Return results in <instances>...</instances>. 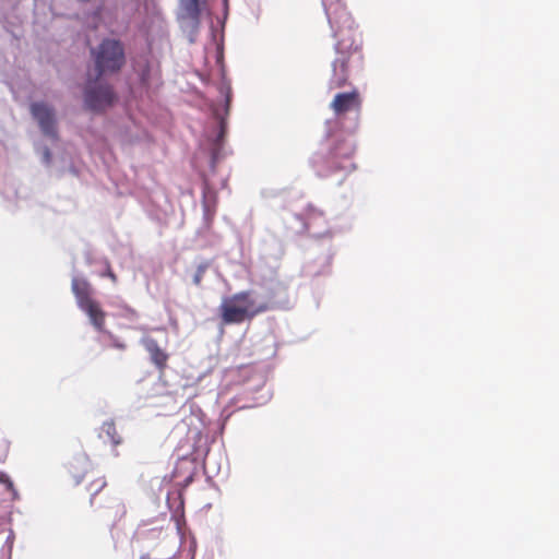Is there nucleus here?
Returning <instances> with one entry per match:
<instances>
[{
	"label": "nucleus",
	"mask_w": 559,
	"mask_h": 559,
	"mask_svg": "<svg viewBox=\"0 0 559 559\" xmlns=\"http://www.w3.org/2000/svg\"><path fill=\"white\" fill-rule=\"evenodd\" d=\"M94 60L96 78L88 80L84 93V102L87 109L99 112L110 107L115 102L112 87L98 82L103 75L119 72L126 63L123 44L119 39L105 38L91 50Z\"/></svg>",
	"instance_id": "nucleus-1"
},
{
	"label": "nucleus",
	"mask_w": 559,
	"mask_h": 559,
	"mask_svg": "<svg viewBox=\"0 0 559 559\" xmlns=\"http://www.w3.org/2000/svg\"><path fill=\"white\" fill-rule=\"evenodd\" d=\"M270 309L267 304L257 305L250 290H241L223 298L218 311L223 324H240Z\"/></svg>",
	"instance_id": "nucleus-2"
},
{
	"label": "nucleus",
	"mask_w": 559,
	"mask_h": 559,
	"mask_svg": "<svg viewBox=\"0 0 559 559\" xmlns=\"http://www.w3.org/2000/svg\"><path fill=\"white\" fill-rule=\"evenodd\" d=\"M355 147L350 140H337L326 155L317 153L312 158V165L321 177L329 176L338 170L350 171L355 168L352 162Z\"/></svg>",
	"instance_id": "nucleus-3"
},
{
	"label": "nucleus",
	"mask_w": 559,
	"mask_h": 559,
	"mask_svg": "<svg viewBox=\"0 0 559 559\" xmlns=\"http://www.w3.org/2000/svg\"><path fill=\"white\" fill-rule=\"evenodd\" d=\"M71 290L75 297L78 307L88 317L91 324L98 331L104 332L106 326V312L94 295L91 283L82 277H73Z\"/></svg>",
	"instance_id": "nucleus-4"
},
{
	"label": "nucleus",
	"mask_w": 559,
	"mask_h": 559,
	"mask_svg": "<svg viewBox=\"0 0 559 559\" xmlns=\"http://www.w3.org/2000/svg\"><path fill=\"white\" fill-rule=\"evenodd\" d=\"M336 58L333 62L343 64V68L350 70L352 68H360L362 64V53L358 45H356L350 34H341L337 40Z\"/></svg>",
	"instance_id": "nucleus-5"
},
{
	"label": "nucleus",
	"mask_w": 559,
	"mask_h": 559,
	"mask_svg": "<svg viewBox=\"0 0 559 559\" xmlns=\"http://www.w3.org/2000/svg\"><path fill=\"white\" fill-rule=\"evenodd\" d=\"M31 112L38 121L43 133L52 139H57L53 109L45 103H33L31 106Z\"/></svg>",
	"instance_id": "nucleus-6"
},
{
	"label": "nucleus",
	"mask_w": 559,
	"mask_h": 559,
	"mask_svg": "<svg viewBox=\"0 0 559 559\" xmlns=\"http://www.w3.org/2000/svg\"><path fill=\"white\" fill-rule=\"evenodd\" d=\"M331 108L335 115H344L350 110H360L361 98L359 92L354 88L348 93H338L331 103Z\"/></svg>",
	"instance_id": "nucleus-7"
},
{
	"label": "nucleus",
	"mask_w": 559,
	"mask_h": 559,
	"mask_svg": "<svg viewBox=\"0 0 559 559\" xmlns=\"http://www.w3.org/2000/svg\"><path fill=\"white\" fill-rule=\"evenodd\" d=\"M326 16L331 24L348 20V12L343 0H322Z\"/></svg>",
	"instance_id": "nucleus-8"
},
{
	"label": "nucleus",
	"mask_w": 559,
	"mask_h": 559,
	"mask_svg": "<svg viewBox=\"0 0 559 559\" xmlns=\"http://www.w3.org/2000/svg\"><path fill=\"white\" fill-rule=\"evenodd\" d=\"M144 347L148 352L153 364L159 370H164L168 361V354L159 347L157 341L154 338H146L144 340Z\"/></svg>",
	"instance_id": "nucleus-9"
},
{
	"label": "nucleus",
	"mask_w": 559,
	"mask_h": 559,
	"mask_svg": "<svg viewBox=\"0 0 559 559\" xmlns=\"http://www.w3.org/2000/svg\"><path fill=\"white\" fill-rule=\"evenodd\" d=\"M180 8L182 20L189 21L195 26L200 23V0H180Z\"/></svg>",
	"instance_id": "nucleus-10"
},
{
	"label": "nucleus",
	"mask_w": 559,
	"mask_h": 559,
	"mask_svg": "<svg viewBox=\"0 0 559 559\" xmlns=\"http://www.w3.org/2000/svg\"><path fill=\"white\" fill-rule=\"evenodd\" d=\"M349 70L347 68H343V64L332 63V75L330 79V88H342L348 83Z\"/></svg>",
	"instance_id": "nucleus-11"
},
{
	"label": "nucleus",
	"mask_w": 559,
	"mask_h": 559,
	"mask_svg": "<svg viewBox=\"0 0 559 559\" xmlns=\"http://www.w3.org/2000/svg\"><path fill=\"white\" fill-rule=\"evenodd\" d=\"M102 432L105 433L114 445H119L122 442L121 436L116 429V425L112 420L105 421L102 426Z\"/></svg>",
	"instance_id": "nucleus-12"
},
{
	"label": "nucleus",
	"mask_w": 559,
	"mask_h": 559,
	"mask_svg": "<svg viewBox=\"0 0 559 559\" xmlns=\"http://www.w3.org/2000/svg\"><path fill=\"white\" fill-rule=\"evenodd\" d=\"M216 206V193L206 189L203 193V207L206 213L214 214Z\"/></svg>",
	"instance_id": "nucleus-13"
},
{
	"label": "nucleus",
	"mask_w": 559,
	"mask_h": 559,
	"mask_svg": "<svg viewBox=\"0 0 559 559\" xmlns=\"http://www.w3.org/2000/svg\"><path fill=\"white\" fill-rule=\"evenodd\" d=\"M106 487V480L104 477H97L91 481L88 490L91 492V504H94V497L96 493L102 491Z\"/></svg>",
	"instance_id": "nucleus-14"
},
{
	"label": "nucleus",
	"mask_w": 559,
	"mask_h": 559,
	"mask_svg": "<svg viewBox=\"0 0 559 559\" xmlns=\"http://www.w3.org/2000/svg\"><path fill=\"white\" fill-rule=\"evenodd\" d=\"M0 484H3L7 488V490L11 493L12 500H15L19 498L17 490L14 487L13 481L11 478L5 474L4 472L0 471Z\"/></svg>",
	"instance_id": "nucleus-15"
},
{
	"label": "nucleus",
	"mask_w": 559,
	"mask_h": 559,
	"mask_svg": "<svg viewBox=\"0 0 559 559\" xmlns=\"http://www.w3.org/2000/svg\"><path fill=\"white\" fill-rule=\"evenodd\" d=\"M210 267V264L209 262H203L201 264L198 265L197 267V271L193 275V284L195 286H200L202 281H203V277H204V274L205 272L207 271V269Z\"/></svg>",
	"instance_id": "nucleus-16"
},
{
	"label": "nucleus",
	"mask_w": 559,
	"mask_h": 559,
	"mask_svg": "<svg viewBox=\"0 0 559 559\" xmlns=\"http://www.w3.org/2000/svg\"><path fill=\"white\" fill-rule=\"evenodd\" d=\"M10 442L4 436H0V462H4L9 455Z\"/></svg>",
	"instance_id": "nucleus-17"
},
{
	"label": "nucleus",
	"mask_w": 559,
	"mask_h": 559,
	"mask_svg": "<svg viewBox=\"0 0 559 559\" xmlns=\"http://www.w3.org/2000/svg\"><path fill=\"white\" fill-rule=\"evenodd\" d=\"M104 275L108 276L114 283L117 282V275L112 272V270L110 269L109 265H108L107 271H106V273Z\"/></svg>",
	"instance_id": "nucleus-18"
},
{
	"label": "nucleus",
	"mask_w": 559,
	"mask_h": 559,
	"mask_svg": "<svg viewBox=\"0 0 559 559\" xmlns=\"http://www.w3.org/2000/svg\"><path fill=\"white\" fill-rule=\"evenodd\" d=\"M112 346L121 350L126 348V345L123 343H120L118 340H114Z\"/></svg>",
	"instance_id": "nucleus-19"
},
{
	"label": "nucleus",
	"mask_w": 559,
	"mask_h": 559,
	"mask_svg": "<svg viewBox=\"0 0 559 559\" xmlns=\"http://www.w3.org/2000/svg\"><path fill=\"white\" fill-rule=\"evenodd\" d=\"M45 158H46V160H47V162H49V160H50V152H49V150H46V152H45Z\"/></svg>",
	"instance_id": "nucleus-20"
},
{
	"label": "nucleus",
	"mask_w": 559,
	"mask_h": 559,
	"mask_svg": "<svg viewBox=\"0 0 559 559\" xmlns=\"http://www.w3.org/2000/svg\"><path fill=\"white\" fill-rule=\"evenodd\" d=\"M140 559H151L148 555H143L140 557Z\"/></svg>",
	"instance_id": "nucleus-21"
}]
</instances>
